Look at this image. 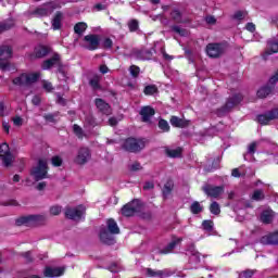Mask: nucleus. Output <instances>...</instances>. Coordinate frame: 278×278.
Masks as SVG:
<instances>
[{"label":"nucleus","instance_id":"3c124183","mask_svg":"<svg viewBox=\"0 0 278 278\" xmlns=\"http://www.w3.org/2000/svg\"><path fill=\"white\" fill-rule=\"evenodd\" d=\"M253 201H264V192L262 190H255L252 194Z\"/></svg>","mask_w":278,"mask_h":278},{"label":"nucleus","instance_id":"dca6fc26","mask_svg":"<svg viewBox=\"0 0 278 278\" xmlns=\"http://www.w3.org/2000/svg\"><path fill=\"white\" fill-rule=\"evenodd\" d=\"M100 241L102 244H108L109 247H112V244L116 243V239H114V236L112 232H109L108 229L100 230Z\"/></svg>","mask_w":278,"mask_h":278},{"label":"nucleus","instance_id":"f704fd0d","mask_svg":"<svg viewBox=\"0 0 278 278\" xmlns=\"http://www.w3.org/2000/svg\"><path fill=\"white\" fill-rule=\"evenodd\" d=\"M101 76L99 75H94L90 80H89V86H91V88L93 90H100L101 89Z\"/></svg>","mask_w":278,"mask_h":278},{"label":"nucleus","instance_id":"f3484780","mask_svg":"<svg viewBox=\"0 0 278 278\" xmlns=\"http://www.w3.org/2000/svg\"><path fill=\"white\" fill-rule=\"evenodd\" d=\"M94 103L99 112H101L102 114H105L106 116H110V114H112V106H110V104L103 99L97 98Z\"/></svg>","mask_w":278,"mask_h":278},{"label":"nucleus","instance_id":"a18cd8bd","mask_svg":"<svg viewBox=\"0 0 278 278\" xmlns=\"http://www.w3.org/2000/svg\"><path fill=\"white\" fill-rule=\"evenodd\" d=\"M247 14H248L247 11H237L232 15V20L233 21H244V18L247 17Z\"/></svg>","mask_w":278,"mask_h":278},{"label":"nucleus","instance_id":"f03ea898","mask_svg":"<svg viewBox=\"0 0 278 278\" xmlns=\"http://www.w3.org/2000/svg\"><path fill=\"white\" fill-rule=\"evenodd\" d=\"M144 147H147L146 139H138L134 137L125 139L122 144V149L128 153H140V151H143Z\"/></svg>","mask_w":278,"mask_h":278},{"label":"nucleus","instance_id":"473e14b6","mask_svg":"<svg viewBox=\"0 0 278 278\" xmlns=\"http://www.w3.org/2000/svg\"><path fill=\"white\" fill-rule=\"evenodd\" d=\"M270 92H273V87L265 86V87H262L261 89H258L256 94H257L258 99H266V97H268V94H270Z\"/></svg>","mask_w":278,"mask_h":278},{"label":"nucleus","instance_id":"680f3d73","mask_svg":"<svg viewBox=\"0 0 278 278\" xmlns=\"http://www.w3.org/2000/svg\"><path fill=\"white\" fill-rule=\"evenodd\" d=\"M22 257H24V260H26L28 264H31V262H34V257H31V251L23 252Z\"/></svg>","mask_w":278,"mask_h":278},{"label":"nucleus","instance_id":"7c9ffc66","mask_svg":"<svg viewBox=\"0 0 278 278\" xmlns=\"http://www.w3.org/2000/svg\"><path fill=\"white\" fill-rule=\"evenodd\" d=\"M62 18H64L62 12H56L52 20V29H62Z\"/></svg>","mask_w":278,"mask_h":278},{"label":"nucleus","instance_id":"13d9d810","mask_svg":"<svg viewBox=\"0 0 278 278\" xmlns=\"http://www.w3.org/2000/svg\"><path fill=\"white\" fill-rule=\"evenodd\" d=\"M8 153H10V146H8V143H2L0 146V156L8 155Z\"/></svg>","mask_w":278,"mask_h":278},{"label":"nucleus","instance_id":"49530a36","mask_svg":"<svg viewBox=\"0 0 278 278\" xmlns=\"http://www.w3.org/2000/svg\"><path fill=\"white\" fill-rule=\"evenodd\" d=\"M140 25L138 23V20H130L128 22V29L129 31H138Z\"/></svg>","mask_w":278,"mask_h":278},{"label":"nucleus","instance_id":"c85d7f7f","mask_svg":"<svg viewBox=\"0 0 278 278\" xmlns=\"http://www.w3.org/2000/svg\"><path fill=\"white\" fill-rule=\"evenodd\" d=\"M47 175H30L25 179L26 186H36L38 181H42V179H47Z\"/></svg>","mask_w":278,"mask_h":278},{"label":"nucleus","instance_id":"b1692460","mask_svg":"<svg viewBox=\"0 0 278 278\" xmlns=\"http://www.w3.org/2000/svg\"><path fill=\"white\" fill-rule=\"evenodd\" d=\"M170 125H173V127H179L181 129H184V127H188L190 125V122L184 118H179L177 116H172L169 119Z\"/></svg>","mask_w":278,"mask_h":278},{"label":"nucleus","instance_id":"4468645a","mask_svg":"<svg viewBox=\"0 0 278 278\" xmlns=\"http://www.w3.org/2000/svg\"><path fill=\"white\" fill-rule=\"evenodd\" d=\"M261 244L265 245H277L278 244V230L265 235L260 240Z\"/></svg>","mask_w":278,"mask_h":278},{"label":"nucleus","instance_id":"72a5a7b5","mask_svg":"<svg viewBox=\"0 0 278 278\" xmlns=\"http://www.w3.org/2000/svg\"><path fill=\"white\" fill-rule=\"evenodd\" d=\"M14 27V20H7L4 22L0 23V34H3V31H10Z\"/></svg>","mask_w":278,"mask_h":278},{"label":"nucleus","instance_id":"f8f14e48","mask_svg":"<svg viewBox=\"0 0 278 278\" xmlns=\"http://www.w3.org/2000/svg\"><path fill=\"white\" fill-rule=\"evenodd\" d=\"M60 60H61L60 55L58 53H54L51 59L43 61L41 65L42 71H49L50 68H53V66H55L56 64L59 66V73H63L62 62Z\"/></svg>","mask_w":278,"mask_h":278},{"label":"nucleus","instance_id":"603ef678","mask_svg":"<svg viewBox=\"0 0 278 278\" xmlns=\"http://www.w3.org/2000/svg\"><path fill=\"white\" fill-rule=\"evenodd\" d=\"M144 94H155L157 92V87L155 85H149L143 90Z\"/></svg>","mask_w":278,"mask_h":278},{"label":"nucleus","instance_id":"5701e85b","mask_svg":"<svg viewBox=\"0 0 278 278\" xmlns=\"http://www.w3.org/2000/svg\"><path fill=\"white\" fill-rule=\"evenodd\" d=\"M132 55H135L137 60H151L153 52H151V50H132Z\"/></svg>","mask_w":278,"mask_h":278},{"label":"nucleus","instance_id":"4c0bfd02","mask_svg":"<svg viewBox=\"0 0 278 278\" xmlns=\"http://www.w3.org/2000/svg\"><path fill=\"white\" fill-rule=\"evenodd\" d=\"M146 275L147 277L153 278V277H164V270H154L152 268H147L146 269Z\"/></svg>","mask_w":278,"mask_h":278},{"label":"nucleus","instance_id":"2f4dec72","mask_svg":"<svg viewBox=\"0 0 278 278\" xmlns=\"http://www.w3.org/2000/svg\"><path fill=\"white\" fill-rule=\"evenodd\" d=\"M170 29L174 31V34H178V36H181L182 38L190 36V31L179 25H173Z\"/></svg>","mask_w":278,"mask_h":278},{"label":"nucleus","instance_id":"cd10ccee","mask_svg":"<svg viewBox=\"0 0 278 278\" xmlns=\"http://www.w3.org/2000/svg\"><path fill=\"white\" fill-rule=\"evenodd\" d=\"M144 202L141 201V206H140V211H137V215L139 216V218H141L142 220H151V218H153V212L151 211H146L144 210Z\"/></svg>","mask_w":278,"mask_h":278},{"label":"nucleus","instance_id":"5fc2aeb1","mask_svg":"<svg viewBox=\"0 0 278 278\" xmlns=\"http://www.w3.org/2000/svg\"><path fill=\"white\" fill-rule=\"evenodd\" d=\"M61 213H62V206L54 205V206L50 207V214L52 216H60Z\"/></svg>","mask_w":278,"mask_h":278},{"label":"nucleus","instance_id":"c9c22d12","mask_svg":"<svg viewBox=\"0 0 278 278\" xmlns=\"http://www.w3.org/2000/svg\"><path fill=\"white\" fill-rule=\"evenodd\" d=\"M181 148L166 149L165 153L167 157H181Z\"/></svg>","mask_w":278,"mask_h":278},{"label":"nucleus","instance_id":"ea45409f","mask_svg":"<svg viewBox=\"0 0 278 278\" xmlns=\"http://www.w3.org/2000/svg\"><path fill=\"white\" fill-rule=\"evenodd\" d=\"M190 212L191 214H201V212H203V206L201 205V203H199V201H194L191 205H190Z\"/></svg>","mask_w":278,"mask_h":278},{"label":"nucleus","instance_id":"052dcab7","mask_svg":"<svg viewBox=\"0 0 278 278\" xmlns=\"http://www.w3.org/2000/svg\"><path fill=\"white\" fill-rule=\"evenodd\" d=\"M129 170L137 173V170H142V165L139 162H135L129 166Z\"/></svg>","mask_w":278,"mask_h":278},{"label":"nucleus","instance_id":"bf43d9fd","mask_svg":"<svg viewBox=\"0 0 278 278\" xmlns=\"http://www.w3.org/2000/svg\"><path fill=\"white\" fill-rule=\"evenodd\" d=\"M58 116V114H53V113H48L43 115L45 121H47L48 123H55V117Z\"/></svg>","mask_w":278,"mask_h":278},{"label":"nucleus","instance_id":"69168bd1","mask_svg":"<svg viewBox=\"0 0 278 278\" xmlns=\"http://www.w3.org/2000/svg\"><path fill=\"white\" fill-rule=\"evenodd\" d=\"M35 188L39 191L42 192L45 188H47V182L46 181H40L35 184Z\"/></svg>","mask_w":278,"mask_h":278},{"label":"nucleus","instance_id":"aec40b11","mask_svg":"<svg viewBox=\"0 0 278 278\" xmlns=\"http://www.w3.org/2000/svg\"><path fill=\"white\" fill-rule=\"evenodd\" d=\"M275 220V211L267 208L261 213V222L264 225H270Z\"/></svg>","mask_w":278,"mask_h":278},{"label":"nucleus","instance_id":"0eeeda50","mask_svg":"<svg viewBox=\"0 0 278 278\" xmlns=\"http://www.w3.org/2000/svg\"><path fill=\"white\" fill-rule=\"evenodd\" d=\"M202 191L210 199H219L220 195L225 193V186H214L206 184L202 187Z\"/></svg>","mask_w":278,"mask_h":278},{"label":"nucleus","instance_id":"2eb2a0df","mask_svg":"<svg viewBox=\"0 0 278 278\" xmlns=\"http://www.w3.org/2000/svg\"><path fill=\"white\" fill-rule=\"evenodd\" d=\"M142 123H151V118L155 116V109L151 106H143L139 112Z\"/></svg>","mask_w":278,"mask_h":278},{"label":"nucleus","instance_id":"9d476101","mask_svg":"<svg viewBox=\"0 0 278 278\" xmlns=\"http://www.w3.org/2000/svg\"><path fill=\"white\" fill-rule=\"evenodd\" d=\"M278 109H273L264 114L257 115L256 121L260 125H268L270 121H277Z\"/></svg>","mask_w":278,"mask_h":278},{"label":"nucleus","instance_id":"864d4df0","mask_svg":"<svg viewBox=\"0 0 278 278\" xmlns=\"http://www.w3.org/2000/svg\"><path fill=\"white\" fill-rule=\"evenodd\" d=\"M257 151V141H254L248 146V155H255Z\"/></svg>","mask_w":278,"mask_h":278},{"label":"nucleus","instance_id":"37998d69","mask_svg":"<svg viewBox=\"0 0 278 278\" xmlns=\"http://www.w3.org/2000/svg\"><path fill=\"white\" fill-rule=\"evenodd\" d=\"M0 157L2 159L4 166L7 167L12 166V162L14 160V156H12V153L9 152L8 154H4Z\"/></svg>","mask_w":278,"mask_h":278},{"label":"nucleus","instance_id":"bb28decb","mask_svg":"<svg viewBox=\"0 0 278 278\" xmlns=\"http://www.w3.org/2000/svg\"><path fill=\"white\" fill-rule=\"evenodd\" d=\"M175 188V182L173 180H167L162 189L163 199H168L170 194H173V190Z\"/></svg>","mask_w":278,"mask_h":278},{"label":"nucleus","instance_id":"412c9836","mask_svg":"<svg viewBox=\"0 0 278 278\" xmlns=\"http://www.w3.org/2000/svg\"><path fill=\"white\" fill-rule=\"evenodd\" d=\"M43 275L48 278L62 277V275H64V269L61 267H46Z\"/></svg>","mask_w":278,"mask_h":278},{"label":"nucleus","instance_id":"e433bc0d","mask_svg":"<svg viewBox=\"0 0 278 278\" xmlns=\"http://www.w3.org/2000/svg\"><path fill=\"white\" fill-rule=\"evenodd\" d=\"M86 29H88V24L84 23V22H80V23H77L75 26H74V31L75 34H77L78 36H81L84 34V31H86Z\"/></svg>","mask_w":278,"mask_h":278},{"label":"nucleus","instance_id":"0e129e2a","mask_svg":"<svg viewBox=\"0 0 278 278\" xmlns=\"http://www.w3.org/2000/svg\"><path fill=\"white\" fill-rule=\"evenodd\" d=\"M207 25H216V17L214 15H207L204 17Z\"/></svg>","mask_w":278,"mask_h":278},{"label":"nucleus","instance_id":"79ce46f5","mask_svg":"<svg viewBox=\"0 0 278 278\" xmlns=\"http://www.w3.org/2000/svg\"><path fill=\"white\" fill-rule=\"evenodd\" d=\"M159 128L164 132L170 131V125H168V122L166 119H160L159 121Z\"/></svg>","mask_w":278,"mask_h":278},{"label":"nucleus","instance_id":"09e8293b","mask_svg":"<svg viewBox=\"0 0 278 278\" xmlns=\"http://www.w3.org/2000/svg\"><path fill=\"white\" fill-rule=\"evenodd\" d=\"M255 273H257L256 269H245L240 273V277L241 278H253V275H255Z\"/></svg>","mask_w":278,"mask_h":278},{"label":"nucleus","instance_id":"774afa93","mask_svg":"<svg viewBox=\"0 0 278 278\" xmlns=\"http://www.w3.org/2000/svg\"><path fill=\"white\" fill-rule=\"evenodd\" d=\"M113 45H114V42L110 38H105L104 41H103V48L104 49H112Z\"/></svg>","mask_w":278,"mask_h":278},{"label":"nucleus","instance_id":"338daca9","mask_svg":"<svg viewBox=\"0 0 278 278\" xmlns=\"http://www.w3.org/2000/svg\"><path fill=\"white\" fill-rule=\"evenodd\" d=\"M278 81V70L274 73V75L269 78L270 86H275Z\"/></svg>","mask_w":278,"mask_h":278},{"label":"nucleus","instance_id":"6ab92c4d","mask_svg":"<svg viewBox=\"0 0 278 278\" xmlns=\"http://www.w3.org/2000/svg\"><path fill=\"white\" fill-rule=\"evenodd\" d=\"M49 173V165L46 160L40 159L37 166L33 169L31 175H47Z\"/></svg>","mask_w":278,"mask_h":278},{"label":"nucleus","instance_id":"e2e57ef3","mask_svg":"<svg viewBox=\"0 0 278 278\" xmlns=\"http://www.w3.org/2000/svg\"><path fill=\"white\" fill-rule=\"evenodd\" d=\"M42 88L45 89L46 92H52L53 85L50 81L43 80Z\"/></svg>","mask_w":278,"mask_h":278},{"label":"nucleus","instance_id":"20e7f679","mask_svg":"<svg viewBox=\"0 0 278 278\" xmlns=\"http://www.w3.org/2000/svg\"><path fill=\"white\" fill-rule=\"evenodd\" d=\"M40 79V74L34 73V74H21L18 77L13 79L14 86H24L29 87L31 84H36Z\"/></svg>","mask_w":278,"mask_h":278},{"label":"nucleus","instance_id":"6e6552de","mask_svg":"<svg viewBox=\"0 0 278 278\" xmlns=\"http://www.w3.org/2000/svg\"><path fill=\"white\" fill-rule=\"evenodd\" d=\"M227 51V43H208L206 53L208 58H220Z\"/></svg>","mask_w":278,"mask_h":278},{"label":"nucleus","instance_id":"f257e3e1","mask_svg":"<svg viewBox=\"0 0 278 278\" xmlns=\"http://www.w3.org/2000/svg\"><path fill=\"white\" fill-rule=\"evenodd\" d=\"M47 222L45 215H24L15 219L16 227H38Z\"/></svg>","mask_w":278,"mask_h":278},{"label":"nucleus","instance_id":"4be33fe9","mask_svg":"<svg viewBox=\"0 0 278 278\" xmlns=\"http://www.w3.org/2000/svg\"><path fill=\"white\" fill-rule=\"evenodd\" d=\"M169 16L172 21H174V23H180V24L190 23V20H184V14L178 9H174L169 13Z\"/></svg>","mask_w":278,"mask_h":278},{"label":"nucleus","instance_id":"ddd939ff","mask_svg":"<svg viewBox=\"0 0 278 278\" xmlns=\"http://www.w3.org/2000/svg\"><path fill=\"white\" fill-rule=\"evenodd\" d=\"M242 99H244V97H242L241 93L232 96L226 101L225 105L220 109V111L229 112V110H232V108H236V105L240 104Z\"/></svg>","mask_w":278,"mask_h":278},{"label":"nucleus","instance_id":"393cba45","mask_svg":"<svg viewBox=\"0 0 278 278\" xmlns=\"http://www.w3.org/2000/svg\"><path fill=\"white\" fill-rule=\"evenodd\" d=\"M181 242V239H175L172 242H169L165 248L160 250V255H168V253H173L175 251V248Z\"/></svg>","mask_w":278,"mask_h":278},{"label":"nucleus","instance_id":"9b49d317","mask_svg":"<svg viewBox=\"0 0 278 278\" xmlns=\"http://www.w3.org/2000/svg\"><path fill=\"white\" fill-rule=\"evenodd\" d=\"M54 10H58V3L48 2L34 11L36 16H49V14H53Z\"/></svg>","mask_w":278,"mask_h":278},{"label":"nucleus","instance_id":"4d7b16f0","mask_svg":"<svg viewBox=\"0 0 278 278\" xmlns=\"http://www.w3.org/2000/svg\"><path fill=\"white\" fill-rule=\"evenodd\" d=\"M129 72H130V75L136 78L140 75V67H138L136 65H131L129 67Z\"/></svg>","mask_w":278,"mask_h":278},{"label":"nucleus","instance_id":"c756f323","mask_svg":"<svg viewBox=\"0 0 278 278\" xmlns=\"http://www.w3.org/2000/svg\"><path fill=\"white\" fill-rule=\"evenodd\" d=\"M106 227H108V231L112 235L116 236L121 233V228L118 227V224L116 223V220H114V218L108 219Z\"/></svg>","mask_w":278,"mask_h":278},{"label":"nucleus","instance_id":"423d86ee","mask_svg":"<svg viewBox=\"0 0 278 278\" xmlns=\"http://www.w3.org/2000/svg\"><path fill=\"white\" fill-rule=\"evenodd\" d=\"M84 214H86V206L84 205L76 207L66 206L64 210L65 218H68V220H81Z\"/></svg>","mask_w":278,"mask_h":278},{"label":"nucleus","instance_id":"8fccbe9b","mask_svg":"<svg viewBox=\"0 0 278 278\" xmlns=\"http://www.w3.org/2000/svg\"><path fill=\"white\" fill-rule=\"evenodd\" d=\"M73 131L77 138H84V129L79 125L74 124Z\"/></svg>","mask_w":278,"mask_h":278},{"label":"nucleus","instance_id":"7ed1b4c3","mask_svg":"<svg viewBox=\"0 0 278 278\" xmlns=\"http://www.w3.org/2000/svg\"><path fill=\"white\" fill-rule=\"evenodd\" d=\"M141 206H142V200L134 199L122 206L121 214L122 216H125V218H131V216L140 212Z\"/></svg>","mask_w":278,"mask_h":278},{"label":"nucleus","instance_id":"de8ad7c7","mask_svg":"<svg viewBox=\"0 0 278 278\" xmlns=\"http://www.w3.org/2000/svg\"><path fill=\"white\" fill-rule=\"evenodd\" d=\"M220 166V159H215L213 161H208L207 170H216Z\"/></svg>","mask_w":278,"mask_h":278},{"label":"nucleus","instance_id":"c03bdc74","mask_svg":"<svg viewBox=\"0 0 278 278\" xmlns=\"http://www.w3.org/2000/svg\"><path fill=\"white\" fill-rule=\"evenodd\" d=\"M270 53H278V39H270L268 41Z\"/></svg>","mask_w":278,"mask_h":278},{"label":"nucleus","instance_id":"6e6d98bb","mask_svg":"<svg viewBox=\"0 0 278 278\" xmlns=\"http://www.w3.org/2000/svg\"><path fill=\"white\" fill-rule=\"evenodd\" d=\"M63 162L64 161L58 155L52 156V159H51V164H52V166H55V167L62 166Z\"/></svg>","mask_w":278,"mask_h":278},{"label":"nucleus","instance_id":"a211bd4d","mask_svg":"<svg viewBox=\"0 0 278 278\" xmlns=\"http://www.w3.org/2000/svg\"><path fill=\"white\" fill-rule=\"evenodd\" d=\"M90 157V150L88 148H80L76 156V163L80 165L86 164Z\"/></svg>","mask_w":278,"mask_h":278},{"label":"nucleus","instance_id":"39448f33","mask_svg":"<svg viewBox=\"0 0 278 278\" xmlns=\"http://www.w3.org/2000/svg\"><path fill=\"white\" fill-rule=\"evenodd\" d=\"M12 47L1 46L0 47V71H10V61L12 60Z\"/></svg>","mask_w":278,"mask_h":278},{"label":"nucleus","instance_id":"1a4fd4ad","mask_svg":"<svg viewBox=\"0 0 278 278\" xmlns=\"http://www.w3.org/2000/svg\"><path fill=\"white\" fill-rule=\"evenodd\" d=\"M84 47L88 49V51H97L99 49V45H101V37L99 35H86L84 37Z\"/></svg>","mask_w":278,"mask_h":278},{"label":"nucleus","instance_id":"a19ab883","mask_svg":"<svg viewBox=\"0 0 278 278\" xmlns=\"http://www.w3.org/2000/svg\"><path fill=\"white\" fill-rule=\"evenodd\" d=\"M202 227H203L204 231H213L214 230V220L204 219L202 222Z\"/></svg>","mask_w":278,"mask_h":278},{"label":"nucleus","instance_id":"a878e982","mask_svg":"<svg viewBox=\"0 0 278 278\" xmlns=\"http://www.w3.org/2000/svg\"><path fill=\"white\" fill-rule=\"evenodd\" d=\"M52 49L49 46H37L35 48L36 58H47L51 53Z\"/></svg>","mask_w":278,"mask_h":278},{"label":"nucleus","instance_id":"58836bf2","mask_svg":"<svg viewBox=\"0 0 278 278\" xmlns=\"http://www.w3.org/2000/svg\"><path fill=\"white\" fill-rule=\"evenodd\" d=\"M208 210L211 214H213L214 216L220 215V204H218V202L216 201L210 204Z\"/></svg>","mask_w":278,"mask_h":278}]
</instances>
